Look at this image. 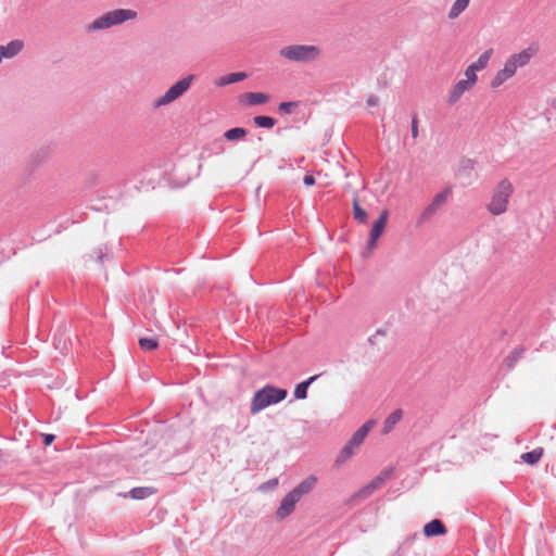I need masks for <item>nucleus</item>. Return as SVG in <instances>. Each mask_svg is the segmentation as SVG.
I'll use <instances>...</instances> for the list:
<instances>
[{"label":"nucleus","instance_id":"obj_5","mask_svg":"<svg viewBox=\"0 0 556 556\" xmlns=\"http://www.w3.org/2000/svg\"><path fill=\"white\" fill-rule=\"evenodd\" d=\"M287 390L279 389L274 386L267 384L263 389L255 392L252 404L251 413L256 414L271 404H277L287 397Z\"/></svg>","mask_w":556,"mask_h":556},{"label":"nucleus","instance_id":"obj_21","mask_svg":"<svg viewBox=\"0 0 556 556\" xmlns=\"http://www.w3.org/2000/svg\"><path fill=\"white\" fill-rule=\"evenodd\" d=\"M492 54H493V49L490 48V49L485 50L483 53H481L480 56L478 58V60L475 61L473 63H471L470 65L478 72L482 71L488 66Z\"/></svg>","mask_w":556,"mask_h":556},{"label":"nucleus","instance_id":"obj_34","mask_svg":"<svg viewBox=\"0 0 556 556\" xmlns=\"http://www.w3.org/2000/svg\"><path fill=\"white\" fill-rule=\"evenodd\" d=\"M303 181L306 186H313L315 184V179L312 175H305Z\"/></svg>","mask_w":556,"mask_h":556},{"label":"nucleus","instance_id":"obj_36","mask_svg":"<svg viewBox=\"0 0 556 556\" xmlns=\"http://www.w3.org/2000/svg\"><path fill=\"white\" fill-rule=\"evenodd\" d=\"M269 483H270V485L276 486L278 484V480L274 479Z\"/></svg>","mask_w":556,"mask_h":556},{"label":"nucleus","instance_id":"obj_19","mask_svg":"<svg viewBox=\"0 0 556 556\" xmlns=\"http://www.w3.org/2000/svg\"><path fill=\"white\" fill-rule=\"evenodd\" d=\"M318 378L317 375L309 377L306 381L299 383L294 390V397L298 400H304L307 396L308 387Z\"/></svg>","mask_w":556,"mask_h":556},{"label":"nucleus","instance_id":"obj_25","mask_svg":"<svg viewBox=\"0 0 556 556\" xmlns=\"http://www.w3.org/2000/svg\"><path fill=\"white\" fill-rule=\"evenodd\" d=\"M247 136V130L242 127H236L227 130L224 137L229 141L241 140Z\"/></svg>","mask_w":556,"mask_h":556},{"label":"nucleus","instance_id":"obj_22","mask_svg":"<svg viewBox=\"0 0 556 556\" xmlns=\"http://www.w3.org/2000/svg\"><path fill=\"white\" fill-rule=\"evenodd\" d=\"M156 490L150 486H138L130 490L129 494L135 500H144L152 494H154Z\"/></svg>","mask_w":556,"mask_h":556},{"label":"nucleus","instance_id":"obj_27","mask_svg":"<svg viewBox=\"0 0 556 556\" xmlns=\"http://www.w3.org/2000/svg\"><path fill=\"white\" fill-rule=\"evenodd\" d=\"M353 215L359 223H365L367 219V213L358 205L357 200L353 201Z\"/></svg>","mask_w":556,"mask_h":556},{"label":"nucleus","instance_id":"obj_31","mask_svg":"<svg viewBox=\"0 0 556 556\" xmlns=\"http://www.w3.org/2000/svg\"><path fill=\"white\" fill-rule=\"evenodd\" d=\"M298 105L296 102H281L279 104V111L286 114H291L292 110Z\"/></svg>","mask_w":556,"mask_h":556},{"label":"nucleus","instance_id":"obj_28","mask_svg":"<svg viewBox=\"0 0 556 556\" xmlns=\"http://www.w3.org/2000/svg\"><path fill=\"white\" fill-rule=\"evenodd\" d=\"M139 345L143 351H153L159 346V343L154 339L141 338Z\"/></svg>","mask_w":556,"mask_h":556},{"label":"nucleus","instance_id":"obj_16","mask_svg":"<svg viewBox=\"0 0 556 556\" xmlns=\"http://www.w3.org/2000/svg\"><path fill=\"white\" fill-rule=\"evenodd\" d=\"M269 101V96L263 92H247L242 96L241 102L248 105L264 104Z\"/></svg>","mask_w":556,"mask_h":556},{"label":"nucleus","instance_id":"obj_24","mask_svg":"<svg viewBox=\"0 0 556 556\" xmlns=\"http://www.w3.org/2000/svg\"><path fill=\"white\" fill-rule=\"evenodd\" d=\"M543 452L542 447H538L531 452L523 453L521 459L528 465H535L542 458Z\"/></svg>","mask_w":556,"mask_h":556},{"label":"nucleus","instance_id":"obj_6","mask_svg":"<svg viewBox=\"0 0 556 556\" xmlns=\"http://www.w3.org/2000/svg\"><path fill=\"white\" fill-rule=\"evenodd\" d=\"M194 79V75H188L176 81L164 94L153 100L152 106L160 109L166 106L184 96Z\"/></svg>","mask_w":556,"mask_h":556},{"label":"nucleus","instance_id":"obj_13","mask_svg":"<svg viewBox=\"0 0 556 556\" xmlns=\"http://www.w3.org/2000/svg\"><path fill=\"white\" fill-rule=\"evenodd\" d=\"M384 480L386 479L381 476L375 478L371 482H369L368 484L363 486L358 492H356L352 498L363 500L368 497L384 483Z\"/></svg>","mask_w":556,"mask_h":556},{"label":"nucleus","instance_id":"obj_3","mask_svg":"<svg viewBox=\"0 0 556 556\" xmlns=\"http://www.w3.org/2000/svg\"><path fill=\"white\" fill-rule=\"evenodd\" d=\"M138 16L137 11L131 9H115L105 12L99 17L94 18L88 25V31H99L109 29L113 26H118L125 22L136 20Z\"/></svg>","mask_w":556,"mask_h":556},{"label":"nucleus","instance_id":"obj_9","mask_svg":"<svg viewBox=\"0 0 556 556\" xmlns=\"http://www.w3.org/2000/svg\"><path fill=\"white\" fill-rule=\"evenodd\" d=\"M300 502L295 495L290 491L282 500L276 511V518L283 520L293 513L296 504Z\"/></svg>","mask_w":556,"mask_h":556},{"label":"nucleus","instance_id":"obj_11","mask_svg":"<svg viewBox=\"0 0 556 556\" xmlns=\"http://www.w3.org/2000/svg\"><path fill=\"white\" fill-rule=\"evenodd\" d=\"M317 478L315 476H308L303 481H301L291 492L295 495L298 500L308 494L316 485Z\"/></svg>","mask_w":556,"mask_h":556},{"label":"nucleus","instance_id":"obj_17","mask_svg":"<svg viewBox=\"0 0 556 556\" xmlns=\"http://www.w3.org/2000/svg\"><path fill=\"white\" fill-rule=\"evenodd\" d=\"M402 417L403 410L401 408H397L394 412H392L383 421L382 433H390L395 427V425L402 419Z\"/></svg>","mask_w":556,"mask_h":556},{"label":"nucleus","instance_id":"obj_14","mask_svg":"<svg viewBox=\"0 0 556 556\" xmlns=\"http://www.w3.org/2000/svg\"><path fill=\"white\" fill-rule=\"evenodd\" d=\"M24 47L22 40H12L5 46H0V60L12 59L17 55Z\"/></svg>","mask_w":556,"mask_h":556},{"label":"nucleus","instance_id":"obj_32","mask_svg":"<svg viewBox=\"0 0 556 556\" xmlns=\"http://www.w3.org/2000/svg\"><path fill=\"white\" fill-rule=\"evenodd\" d=\"M412 137L416 139L418 137V119L416 116L412 119Z\"/></svg>","mask_w":556,"mask_h":556},{"label":"nucleus","instance_id":"obj_8","mask_svg":"<svg viewBox=\"0 0 556 556\" xmlns=\"http://www.w3.org/2000/svg\"><path fill=\"white\" fill-rule=\"evenodd\" d=\"M389 212L387 210L382 211L379 218L374 223L372 228L369 233L368 240V250L372 251L377 247V241L380 236L383 233L387 223H388Z\"/></svg>","mask_w":556,"mask_h":556},{"label":"nucleus","instance_id":"obj_29","mask_svg":"<svg viewBox=\"0 0 556 556\" xmlns=\"http://www.w3.org/2000/svg\"><path fill=\"white\" fill-rule=\"evenodd\" d=\"M437 212H438L437 210H434L430 204H428L421 212L418 222L420 224L428 222L432 216H434L437 214Z\"/></svg>","mask_w":556,"mask_h":556},{"label":"nucleus","instance_id":"obj_2","mask_svg":"<svg viewBox=\"0 0 556 556\" xmlns=\"http://www.w3.org/2000/svg\"><path fill=\"white\" fill-rule=\"evenodd\" d=\"M514 192L515 187L509 178L504 177L500 179L491 190L489 201L485 205L486 211L492 216L505 214L509 208Z\"/></svg>","mask_w":556,"mask_h":556},{"label":"nucleus","instance_id":"obj_1","mask_svg":"<svg viewBox=\"0 0 556 556\" xmlns=\"http://www.w3.org/2000/svg\"><path fill=\"white\" fill-rule=\"evenodd\" d=\"M536 48L528 47L509 55L505 61L503 68L498 70L491 79L490 87L492 89H497L504 83L513 78L519 68H522L530 63L532 58L536 54Z\"/></svg>","mask_w":556,"mask_h":556},{"label":"nucleus","instance_id":"obj_12","mask_svg":"<svg viewBox=\"0 0 556 556\" xmlns=\"http://www.w3.org/2000/svg\"><path fill=\"white\" fill-rule=\"evenodd\" d=\"M317 478L315 476H308L303 481H301L291 492L295 495L298 500L308 494L316 485Z\"/></svg>","mask_w":556,"mask_h":556},{"label":"nucleus","instance_id":"obj_18","mask_svg":"<svg viewBox=\"0 0 556 556\" xmlns=\"http://www.w3.org/2000/svg\"><path fill=\"white\" fill-rule=\"evenodd\" d=\"M451 194H452V189L451 188L443 189L442 191H440L439 193H437L434 195V198L430 202V205L434 210L439 211L443 205H445V203L447 202V200L451 197Z\"/></svg>","mask_w":556,"mask_h":556},{"label":"nucleus","instance_id":"obj_20","mask_svg":"<svg viewBox=\"0 0 556 556\" xmlns=\"http://www.w3.org/2000/svg\"><path fill=\"white\" fill-rule=\"evenodd\" d=\"M470 0H456L448 11V18H457L468 7Z\"/></svg>","mask_w":556,"mask_h":556},{"label":"nucleus","instance_id":"obj_35","mask_svg":"<svg viewBox=\"0 0 556 556\" xmlns=\"http://www.w3.org/2000/svg\"><path fill=\"white\" fill-rule=\"evenodd\" d=\"M54 440V435L53 434H43V443L46 445H50Z\"/></svg>","mask_w":556,"mask_h":556},{"label":"nucleus","instance_id":"obj_7","mask_svg":"<svg viewBox=\"0 0 556 556\" xmlns=\"http://www.w3.org/2000/svg\"><path fill=\"white\" fill-rule=\"evenodd\" d=\"M374 425V420H368L352 435L338 455L336 465L341 466L353 456L354 451L363 443Z\"/></svg>","mask_w":556,"mask_h":556},{"label":"nucleus","instance_id":"obj_15","mask_svg":"<svg viewBox=\"0 0 556 556\" xmlns=\"http://www.w3.org/2000/svg\"><path fill=\"white\" fill-rule=\"evenodd\" d=\"M424 533L428 538L435 536V535H442V534L446 533V528L441 520L433 519L430 522L425 525Z\"/></svg>","mask_w":556,"mask_h":556},{"label":"nucleus","instance_id":"obj_10","mask_svg":"<svg viewBox=\"0 0 556 556\" xmlns=\"http://www.w3.org/2000/svg\"><path fill=\"white\" fill-rule=\"evenodd\" d=\"M475 86L465 79L458 80L450 91L447 102L450 105L456 104L463 94L471 90Z\"/></svg>","mask_w":556,"mask_h":556},{"label":"nucleus","instance_id":"obj_26","mask_svg":"<svg viewBox=\"0 0 556 556\" xmlns=\"http://www.w3.org/2000/svg\"><path fill=\"white\" fill-rule=\"evenodd\" d=\"M254 123L257 127L271 128L276 121L273 117L260 115L254 117Z\"/></svg>","mask_w":556,"mask_h":556},{"label":"nucleus","instance_id":"obj_30","mask_svg":"<svg viewBox=\"0 0 556 556\" xmlns=\"http://www.w3.org/2000/svg\"><path fill=\"white\" fill-rule=\"evenodd\" d=\"M477 70H475L471 65H469L466 70H465V80L469 81L470 84H472L473 86H476L477 81H478V76H477Z\"/></svg>","mask_w":556,"mask_h":556},{"label":"nucleus","instance_id":"obj_23","mask_svg":"<svg viewBox=\"0 0 556 556\" xmlns=\"http://www.w3.org/2000/svg\"><path fill=\"white\" fill-rule=\"evenodd\" d=\"M247 77V74L243 73V72H238V73H230L228 75H225L223 77H220L218 80H217V85L218 86H226V85H230V84H233V83H237V81H241L243 80L244 78Z\"/></svg>","mask_w":556,"mask_h":556},{"label":"nucleus","instance_id":"obj_4","mask_svg":"<svg viewBox=\"0 0 556 556\" xmlns=\"http://www.w3.org/2000/svg\"><path fill=\"white\" fill-rule=\"evenodd\" d=\"M279 55L290 62L313 63L320 59L321 49L315 45H290L281 48Z\"/></svg>","mask_w":556,"mask_h":556},{"label":"nucleus","instance_id":"obj_33","mask_svg":"<svg viewBox=\"0 0 556 556\" xmlns=\"http://www.w3.org/2000/svg\"><path fill=\"white\" fill-rule=\"evenodd\" d=\"M367 106H377L379 104V98L376 94H370L366 100Z\"/></svg>","mask_w":556,"mask_h":556}]
</instances>
